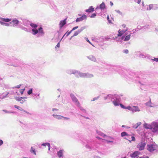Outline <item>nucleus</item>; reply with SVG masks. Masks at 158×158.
<instances>
[{
	"mask_svg": "<svg viewBox=\"0 0 158 158\" xmlns=\"http://www.w3.org/2000/svg\"><path fill=\"white\" fill-rule=\"evenodd\" d=\"M104 100L108 99L111 100L113 102V104L115 106L119 105V102L121 100V97L118 95L115 94L113 95L112 94H109L104 97Z\"/></svg>",
	"mask_w": 158,
	"mask_h": 158,
	"instance_id": "nucleus-1",
	"label": "nucleus"
},
{
	"mask_svg": "<svg viewBox=\"0 0 158 158\" xmlns=\"http://www.w3.org/2000/svg\"><path fill=\"white\" fill-rule=\"evenodd\" d=\"M30 25L32 28H33L32 29V34L33 35H35L38 32L42 35L44 34L43 28L42 27H40L38 28V30L37 29V24L33 23H31L30 24Z\"/></svg>",
	"mask_w": 158,
	"mask_h": 158,
	"instance_id": "nucleus-2",
	"label": "nucleus"
},
{
	"mask_svg": "<svg viewBox=\"0 0 158 158\" xmlns=\"http://www.w3.org/2000/svg\"><path fill=\"white\" fill-rule=\"evenodd\" d=\"M94 77V75L92 74L88 73H83L79 71H77L76 77H81L83 78H91Z\"/></svg>",
	"mask_w": 158,
	"mask_h": 158,
	"instance_id": "nucleus-3",
	"label": "nucleus"
},
{
	"mask_svg": "<svg viewBox=\"0 0 158 158\" xmlns=\"http://www.w3.org/2000/svg\"><path fill=\"white\" fill-rule=\"evenodd\" d=\"M158 147L155 144L147 145V149L150 152H152L154 151H157Z\"/></svg>",
	"mask_w": 158,
	"mask_h": 158,
	"instance_id": "nucleus-4",
	"label": "nucleus"
},
{
	"mask_svg": "<svg viewBox=\"0 0 158 158\" xmlns=\"http://www.w3.org/2000/svg\"><path fill=\"white\" fill-rule=\"evenodd\" d=\"M152 131L158 134V122H153L152 123Z\"/></svg>",
	"mask_w": 158,
	"mask_h": 158,
	"instance_id": "nucleus-5",
	"label": "nucleus"
},
{
	"mask_svg": "<svg viewBox=\"0 0 158 158\" xmlns=\"http://www.w3.org/2000/svg\"><path fill=\"white\" fill-rule=\"evenodd\" d=\"M70 96L73 102L74 103L76 106L77 105L79 106V104L80 103L75 96L73 94H70Z\"/></svg>",
	"mask_w": 158,
	"mask_h": 158,
	"instance_id": "nucleus-6",
	"label": "nucleus"
},
{
	"mask_svg": "<svg viewBox=\"0 0 158 158\" xmlns=\"http://www.w3.org/2000/svg\"><path fill=\"white\" fill-rule=\"evenodd\" d=\"M146 143L144 142H141L138 144L137 148L139 150H143L145 146Z\"/></svg>",
	"mask_w": 158,
	"mask_h": 158,
	"instance_id": "nucleus-7",
	"label": "nucleus"
},
{
	"mask_svg": "<svg viewBox=\"0 0 158 158\" xmlns=\"http://www.w3.org/2000/svg\"><path fill=\"white\" fill-rule=\"evenodd\" d=\"M137 53L138 55H139V57H140L142 58H149L150 57L149 55L146 53H141L140 52H137Z\"/></svg>",
	"mask_w": 158,
	"mask_h": 158,
	"instance_id": "nucleus-8",
	"label": "nucleus"
},
{
	"mask_svg": "<svg viewBox=\"0 0 158 158\" xmlns=\"http://www.w3.org/2000/svg\"><path fill=\"white\" fill-rule=\"evenodd\" d=\"M11 21L10 22V23L11 24V26H13L14 27L17 26L19 23V21L16 19H11Z\"/></svg>",
	"mask_w": 158,
	"mask_h": 158,
	"instance_id": "nucleus-9",
	"label": "nucleus"
},
{
	"mask_svg": "<svg viewBox=\"0 0 158 158\" xmlns=\"http://www.w3.org/2000/svg\"><path fill=\"white\" fill-rule=\"evenodd\" d=\"M87 18L86 15L84 14L81 17L77 18L76 20V22L77 23L82 21L84 19H86Z\"/></svg>",
	"mask_w": 158,
	"mask_h": 158,
	"instance_id": "nucleus-10",
	"label": "nucleus"
},
{
	"mask_svg": "<svg viewBox=\"0 0 158 158\" xmlns=\"http://www.w3.org/2000/svg\"><path fill=\"white\" fill-rule=\"evenodd\" d=\"M77 71L76 70L69 69L67 70V73L69 74H73L76 77Z\"/></svg>",
	"mask_w": 158,
	"mask_h": 158,
	"instance_id": "nucleus-11",
	"label": "nucleus"
},
{
	"mask_svg": "<svg viewBox=\"0 0 158 158\" xmlns=\"http://www.w3.org/2000/svg\"><path fill=\"white\" fill-rule=\"evenodd\" d=\"M11 21V19L9 18L5 19L0 17V23H1V22H8Z\"/></svg>",
	"mask_w": 158,
	"mask_h": 158,
	"instance_id": "nucleus-12",
	"label": "nucleus"
},
{
	"mask_svg": "<svg viewBox=\"0 0 158 158\" xmlns=\"http://www.w3.org/2000/svg\"><path fill=\"white\" fill-rule=\"evenodd\" d=\"M87 58L92 61L94 62H97V60L95 57L93 55H90L89 56H87Z\"/></svg>",
	"mask_w": 158,
	"mask_h": 158,
	"instance_id": "nucleus-13",
	"label": "nucleus"
},
{
	"mask_svg": "<svg viewBox=\"0 0 158 158\" xmlns=\"http://www.w3.org/2000/svg\"><path fill=\"white\" fill-rule=\"evenodd\" d=\"M139 154V152L137 151H135L133 152L131 154L130 156L131 157L134 158H137L138 157V156Z\"/></svg>",
	"mask_w": 158,
	"mask_h": 158,
	"instance_id": "nucleus-14",
	"label": "nucleus"
},
{
	"mask_svg": "<svg viewBox=\"0 0 158 158\" xmlns=\"http://www.w3.org/2000/svg\"><path fill=\"white\" fill-rule=\"evenodd\" d=\"M14 107L15 108L17 109H18L19 110H20L24 111V112H25L27 114H30V115H31V114H30L29 112H27V111L24 110L23 109H22V108L21 107H20V106H18L17 105H15L14 106Z\"/></svg>",
	"mask_w": 158,
	"mask_h": 158,
	"instance_id": "nucleus-15",
	"label": "nucleus"
},
{
	"mask_svg": "<svg viewBox=\"0 0 158 158\" xmlns=\"http://www.w3.org/2000/svg\"><path fill=\"white\" fill-rule=\"evenodd\" d=\"M64 151L63 150H61L57 152V156L60 157H63V152Z\"/></svg>",
	"mask_w": 158,
	"mask_h": 158,
	"instance_id": "nucleus-16",
	"label": "nucleus"
},
{
	"mask_svg": "<svg viewBox=\"0 0 158 158\" xmlns=\"http://www.w3.org/2000/svg\"><path fill=\"white\" fill-rule=\"evenodd\" d=\"M143 127L146 129H150L152 130V123L150 125L147 123H145L143 124Z\"/></svg>",
	"mask_w": 158,
	"mask_h": 158,
	"instance_id": "nucleus-17",
	"label": "nucleus"
},
{
	"mask_svg": "<svg viewBox=\"0 0 158 158\" xmlns=\"http://www.w3.org/2000/svg\"><path fill=\"white\" fill-rule=\"evenodd\" d=\"M66 19H64L63 20H61L60 21V28H62L64 26L65 24L66 23Z\"/></svg>",
	"mask_w": 158,
	"mask_h": 158,
	"instance_id": "nucleus-18",
	"label": "nucleus"
},
{
	"mask_svg": "<svg viewBox=\"0 0 158 158\" xmlns=\"http://www.w3.org/2000/svg\"><path fill=\"white\" fill-rule=\"evenodd\" d=\"M132 112H139L140 111V110L137 106H132Z\"/></svg>",
	"mask_w": 158,
	"mask_h": 158,
	"instance_id": "nucleus-19",
	"label": "nucleus"
},
{
	"mask_svg": "<svg viewBox=\"0 0 158 158\" xmlns=\"http://www.w3.org/2000/svg\"><path fill=\"white\" fill-rule=\"evenodd\" d=\"M124 38V36L123 35L122 37L118 36L117 37H115L116 40L117 42H122Z\"/></svg>",
	"mask_w": 158,
	"mask_h": 158,
	"instance_id": "nucleus-20",
	"label": "nucleus"
},
{
	"mask_svg": "<svg viewBox=\"0 0 158 158\" xmlns=\"http://www.w3.org/2000/svg\"><path fill=\"white\" fill-rule=\"evenodd\" d=\"M94 8L92 6H91L89 7L88 9H86L85 11L87 12L91 13L94 11Z\"/></svg>",
	"mask_w": 158,
	"mask_h": 158,
	"instance_id": "nucleus-21",
	"label": "nucleus"
},
{
	"mask_svg": "<svg viewBox=\"0 0 158 158\" xmlns=\"http://www.w3.org/2000/svg\"><path fill=\"white\" fill-rule=\"evenodd\" d=\"M151 99H150V101L149 102H146L145 103V104L147 106H148L150 107H154L156 106H158V105H156V106L152 105H151Z\"/></svg>",
	"mask_w": 158,
	"mask_h": 158,
	"instance_id": "nucleus-22",
	"label": "nucleus"
},
{
	"mask_svg": "<svg viewBox=\"0 0 158 158\" xmlns=\"http://www.w3.org/2000/svg\"><path fill=\"white\" fill-rule=\"evenodd\" d=\"M52 116L55 118L58 119H62L63 116L59 115H57L55 114H53Z\"/></svg>",
	"mask_w": 158,
	"mask_h": 158,
	"instance_id": "nucleus-23",
	"label": "nucleus"
},
{
	"mask_svg": "<svg viewBox=\"0 0 158 158\" xmlns=\"http://www.w3.org/2000/svg\"><path fill=\"white\" fill-rule=\"evenodd\" d=\"M127 30V29L125 30H123L122 31H121L120 30H119L118 31V34L117 35L118 36L121 37L123 34L125 33Z\"/></svg>",
	"mask_w": 158,
	"mask_h": 158,
	"instance_id": "nucleus-24",
	"label": "nucleus"
},
{
	"mask_svg": "<svg viewBox=\"0 0 158 158\" xmlns=\"http://www.w3.org/2000/svg\"><path fill=\"white\" fill-rule=\"evenodd\" d=\"M141 123L140 122L137 123L136 124H132V127L134 129H136L138 126L141 124Z\"/></svg>",
	"mask_w": 158,
	"mask_h": 158,
	"instance_id": "nucleus-25",
	"label": "nucleus"
},
{
	"mask_svg": "<svg viewBox=\"0 0 158 158\" xmlns=\"http://www.w3.org/2000/svg\"><path fill=\"white\" fill-rule=\"evenodd\" d=\"M106 7L105 3L103 2L99 6V8L101 10H103L105 9H106Z\"/></svg>",
	"mask_w": 158,
	"mask_h": 158,
	"instance_id": "nucleus-26",
	"label": "nucleus"
},
{
	"mask_svg": "<svg viewBox=\"0 0 158 158\" xmlns=\"http://www.w3.org/2000/svg\"><path fill=\"white\" fill-rule=\"evenodd\" d=\"M124 36V38L123 39V41H127L129 40L130 38V36H131V34H130L129 35H128L126 36Z\"/></svg>",
	"mask_w": 158,
	"mask_h": 158,
	"instance_id": "nucleus-27",
	"label": "nucleus"
},
{
	"mask_svg": "<svg viewBox=\"0 0 158 158\" xmlns=\"http://www.w3.org/2000/svg\"><path fill=\"white\" fill-rule=\"evenodd\" d=\"M77 106L79 109L83 112L84 113H86V111L85 109H84L81 105L80 103L79 104V105H77Z\"/></svg>",
	"mask_w": 158,
	"mask_h": 158,
	"instance_id": "nucleus-28",
	"label": "nucleus"
},
{
	"mask_svg": "<svg viewBox=\"0 0 158 158\" xmlns=\"http://www.w3.org/2000/svg\"><path fill=\"white\" fill-rule=\"evenodd\" d=\"M86 28L85 26H84L81 27L80 29H79L77 31H76L78 34H80L84 29Z\"/></svg>",
	"mask_w": 158,
	"mask_h": 158,
	"instance_id": "nucleus-29",
	"label": "nucleus"
},
{
	"mask_svg": "<svg viewBox=\"0 0 158 158\" xmlns=\"http://www.w3.org/2000/svg\"><path fill=\"white\" fill-rule=\"evenodd\" d=\"M129 137H131V140L128 139L127 138H124V139L128 140L130 142H131V141H135V138L134 136L131 135V136H129Z\"/></svg>",
	"mask_w": 158,
	"mask_h": 158,
	"instance_id": "nucleus-30",
	"label": "nucleus"
},
{
	"mask_svg": "<svg viewBox=\"0 0 158 158\" xmlns=\"http://www.w3.org/2000/svg\"><path fill=\"white\" fill-rule=\"evenodd\" d=\"M30 152L31 153H33L35 155H36V154L35 151V148H33L32 147H31V149L30 150Z\"/></svg>",
	"mask_w": 158,
	"mask_h": 158,
	"instance_id": "nucleus-31",
	"label": "nucleus"
},
{
	"mask_svg": "<svg viewBox=\"0 0 158 158\" xmlns=\"http://www.w3.org/2000/svg\"><path fill=\"white\" fill-rule=\"evenodd\" d=\"M0 24L2 25H4L6 27H9L11 26V24L10 23H6L4 22H1V23Z\"/></svg>",
	"mask_w": 158,
	"mask_h": 158,
	"instance_id": "nucleus-32",
	"label": "nucleus"
},
{
	"mask_svg": "<svg viewBox=\"0 0 158 158\" xmlns=\"http://www.w3.org/2000/svg\"><path fill=\"white\" fill-rule=\"evenodd\" d=\"M121 135L122 137H123L125 136H128V134L126 132L123 131L121 133Z\"/></svg>",
	"mask_w": 158,
	"mask_h": 158,
	"instance_id": "nucleus-33",
	"label": "nucleus"
},
{
	"mask_svg": "<svg viewBox=\"0 0 158 158\" xmlns=\"http://www.w3.org/2000/svg\"><path fill=\"white\" fill-rule=\"evenodd\" d=\"M72 32L71 31H70L69 32H66L64 34V35L62 37V38L61 40H62V39L64 37V36H65V35H66V37H67L68 36H69L70 34Z\"/></svg>",
	"mask_w": 158,
	"mask_h": 158,
	"instance_id": "nucleus-34",
	"label": "nucleus"
},
{
	"mask_svg": "<svg viewBox=\"0 0 158 158\" xmlns=\"http://www.w3.org/2000/svg\"><path fill=\"white\" fill-rule=\"evenodd\" d=\"M97 132L99 135L102 136L104 138H105V137L106 136V135L104 134L103 133H102L101 132L97 131Z\"/></svg>",
	"mask_w": 158,
	"mask_h": 158,
	"instance_id": "nucleus-35",
	"label": "nucleus"
},
{
	"mask_svg": "<svg viewBox=\"0 0 158 158\" xmlns=\"http://www.w3.org/2000/svg\"><path fill=\"white\" fill-rule=\"evenodd\" d=\"M32 92H33V88H31L29 89V90L27 91V93L28 94L30 95L31 94H32L33 93Z\"/></svg>",
	"mask_w": 158,
	"mask_h": 158,
	"instance_id": "nucleus-36",
	"label": "nucleus"
},
{
	"mask_svg": "<svg viewBox=\"0 0 158 158\" xmlns=\"http://www.w3.org/2000/svg\"><path fill=\"white\" fill-rule=\"evenodd\" d=\"M41 145L44 146H50V144L48 143H42Z\"/></svg>",
	"mask_w": 158,
	"mask_h": 158,
	"instance_id": "nucleus-37",
	"label": "nucleus"
},
{
	"mask_svg": "<svg viewBox=\"0 0 158 158\" xmlns=\"http://www.w3.org/2000/svg\"><path fill=\"white\" fill-rule=\"evenodd\" d=\"M143 29H147L150 28V26H149V25L146 24V25H145L144 26H143Z\"/></svg>",
	"mask_w": 158,
	"mask_h": 158,
	"instance_id": "nucleus-38",
	"label": "nucleus"
},
{
	"mask_svg": "<svg viewBox=\"0 0 158 158\" xmlns=\"http://www.w3.org/2000/svg\"><path fill=\"white\" fill-rule=\"evenodd\" d=\"M15 99L17 101H21L22 98L19 97H16L15 98Z\"/></svg>",
	"mask_w": 158,
	"mask_h": 158,
	"instance_id": "nucleus-39",
	"label": "nucleus"
},
{
	"mask_svg": "<svg viewBox=\"0 0 158 158\" xmlns=\"http://www.w3.org/2000/svg\"><path fill=\"white\" fill-rule=\"evenodd\" d=\"M85 147L87 148H88L89 150L91 149H94L93 148H92L88 144L86 145Z\"/></svg>",
	"mask_w": 158,
	"mask_h": 158,
	"instance_id": "nucleus-40",
	"label": "nucleus"
},
{
	"mask_svg": "<svg viewBox=\"0 0 158 158\" xmlns=\"http://www.w3.org/2000/svg\"><path fill=\"white\" fill-rule=\"evenodd\" d=\"M158 9V5L154 4L153 7V10H156Z\"/></svg>",
	"mask_w": 158,
	"mask_h": 158,
	"instance_id": "nucleus-41",
	"label": "nucleus"
},
{
	"mask_svg": "<svg viewBox=\"0 0 158 158\" xmlns=\"http://www.w3.org/2000/svg\"><path fill=\"white\" fill-rule=\"evenodd\" d=\"M115 11L119 15H122V13L119 10H115Z\"/></svg>",
	"mask_w": 158,
	"mask_h": 158,
	"instance_id": "nucleus-42",
	"label": "nucleus"
},
{
	"mask_svg": "<svg viewBox=\"0 0 158 158\" xmlns=\"http://www.w3.org/2000/svg\"><path fill=\"white\" fill-rule=\"evenodd\" d=\"M154 4H150L149 5V10H151L152 9H153V7Z\"/></svg>",
	"mask_w": 158,
	"mask_h": 158,
	"instance_id": "nucleus-43",
	"label": "nucleus"
},
{
	"mask_svg": "<svg viewBox=\"0 0 158 158\" xmlns=\"http://www.w3.org/2000/svg\"><path fill=\"white\" fill-rule=\"evenodd\" d=\"M126 109L129 110L131 111H132V107H131V106H126Z\"/></svg>",
	"mask_w": 158,
	"mask_h": 158,
	"instance_id": "nucleus-44",
	"label": "nucleus"
},
{
	"mask_svg": "<svg viewBox=\"0 0 158 158\" xmlns=\"http://www.w3.org/2000/svg\"><path fill=\"white\" fill-rule=\"evenodd\" d=\"M96 15V14L95 13H93L91 16L89 15V16L91 18H94Z\"/></svg>",
	"mask_w": 158,
	"mask_h": 158,
	"instance_id": "nucleus-45",
	"label": "nucleus"
},
{
	"mask_svg": "<svg viewBox=\"0 0 158 158\" xmlns=\"http://www.w3.org/2000/svg\"><path fill=\"white\" fill-rule=\"evenodd\" d=\"M61 40H60V41L58 43L57 45L55 47V49H56L57 47L58 48H59V47H60V42Z\"/></svg>",
	"mask_w": 158,
	"mask_h": 158,
	"instance_id": "nucleus-46",
	"label": "nucleus"
},
{
	"mask_svg": "<svg viewBox=\"0 0 158 158\" xmlns=\"http://www.w3.org/2000/svg\"><path fill=\"white\" fill-rule=\"evenodd\" d=\"M123 52L124 53L127 54L128 53L129 51L127 49H125L123 50Z\"/></svg>",
	"mask_w": 158,
	"mask_h": 158,
	"instance_id": "nucleus-47",
	"label": "nucleus"
},
{
	"mask_svg": "<svg viewBox=\"0 0 158 158\" xmlns=\"http://www.w3.org/2000/svg\"><path fill=\"white\" fill-rule=\"evenodd\" d=\"M151 59L152 60L156 61V62H158V58H156L155 57H154V59Z\"/></svg>",
	"mask_w": 158,
	"mask_h": 158,
	"instance_id": "nucleus-48",
	"label": "nucleus"
},
{
	"mask_svg": "<svg viewBox=\"0 0 158 158\" xmlns=\"http://www.w3.org/2000/svg\"><path fill=\"white\" fill-rule=\"evenodd\" d=\"M78 27V26L75 27H73L71 31L72 32L73 31H74L75 30L77 29Z\"/></svg>",
	"mask_w": 158,
	"mask_h": 158,
	"instance_id": "nucleus-49",
	"label": "nucleus"
},
{
	"mask_svg": "<svg viewBox=\"0 0 158 158\" xmlns=\"http://www.w3.org/2000/svg\"><path fill=\"white\" fill-rule=\"evenodd\" d=\"M3 111L6 113H14V112H9L6 110H3Z\"/></svg>",
	"mask_w": 158,
	"mask_h": 158,
	"instance_id": "nucleus-50",
	"label": "nucleus"
},
{
	"mask_svg": "<svg viewBox=\"0 0 158 158\" xmlns=\"http://www.w3.org/2000/svg\"><path fill=\"white\" fill-rule=\"evenodd\" d=\"M137 29L138 30H141L143 29V27H141V26H137Z\"/></svg>",
	"mask_w": 158,
	"mask_h": 158,
	"instance_id": "nucleus-51",
	"label": "nucleus"
},
{
	"mask_svg": "<svg viewBox=\"0 0 158 158\" xmlns=\"http://www.w3.org/2000/svg\"><path fill=\"white\" fill-rule=\"evenodd\" d=\"M99 96H98V97H95V98H93V100H92L91 101H94L96 100H97L99 98Z\"/></svg>",
	"mask_w": 158,
	"mask_h": 158,
	"instance_id": "nucleus-52",
	"label": "nucleus"
},
{
	"mask_svg": "<svg viewBox=\"0 0 158 158\" xmlns=\"http://www.w3.org/2000/svg\"><path fill=\"white\" fill-rule=\"evenodd\" d=\"M25 90V88H24L23 89H22L20 90V93H21V94H23V92Z\"/></svg>",
	"mask_w": 158,
	"mask_h": 158,
	"instance_id": "nucleus-53",
	"label": "nucleus"
},
{
	"mask_svg": "<svg viewBox=\"0 0 158 158\" xmlns=\"http://www.w3.org/2000/svg\"><path fill=\"white\" fill-rule=\"evenodd\" d=\"M78 35V33H77V31H75L74 32V34H73V36H77V35Z\"/></svg>",
	"mask_w": 158,
	"mask_h": 158,
	"instance_id": "nucleus-54",
	"label": "nucleus"
},
{
	"mask_svg": "<svg viewBox=\"0 0 158 158\" xmlns=\"http://www.w3.org/2000/svg\"><path fill=\"white\" fill-rule=\"evenodd\" d=\"M26 21H24L23 22V24L25 26H27L28 24L27 23Z\"/></svg>",
	"mask_w": 158,
	"mask_h": 158,
	"instance_id": "nucleus-55",
	"label": "nucleus"
},
{
	"mask_svg": "<svg viewBox=\"0 0 158 158\" xmlns=\"http://www.w3.org/2000/svg\"><path fill=\"white\" fill-rule=\"evenodd\" d=\"M21 84H20V85H17V86H15V87H14L13 88H18V89H19V88L20 87H21Z\"/></svg>",
	"mask_w": 158,
	"mask_h": 158,
	"instance_id": "nucleus-56",
	"label": "nucleus"
},
{
	"mask_svg": "<svg viewBox=\"0 0 158 158\" xmlns=\"http://www.w3.org/2000/svg\"><path fill=\"white\" fill-rule=\"evenodd\" d=\"M120 105L121 107L122 108H123V109H126V106H125L123 104H120Z\"/></svg>",
	"mask_w": 158,
	"mask_h": 158,
	"instance_id": "nucleus-57",
	"label": "nucleus"
},
{
	"mask_svg": "<svg viewBox=\"0 0 158 158\" xmlns=\"http://www.w3.org/2000/svg\"><path fill=\"white\" fill-rule=\"evenodd\" d=\"M129 136H131V135H130L128 134V136H127L126 137H125V138H127L128 139L130 140L131 139V137H129Z\"/></svg>",
	"mask_w": 158,
	"mask_h": 158,
	"instance_id": "nucleus-58",
	"label": "nucleus"
},
{
	"mask_svg": "<svg viewBox=\"0 0 158 158\" xmlns=\"http://www.w3.org/2000/svg\"><path fill=\"white\" fill-rule=\"evenodd\" d=\"M22 29L23 30H24L25 31H28L27 29L26 28H25L24 27H23L22 28Z\"/></svg>",
	"mask_w": 158,
	"mask_h": 158,
	"instance_id": "nucleus-59",
	"label": "nucleus"
},
{
	"mask_svg": "<svg viewBox=\"0 0 158 158\" xmlns=\"http://www.w3.org/2000/svg\"><path fill=\"white\" fill-rule=\"evenodd\" d=\"M106 141L108 143L113 142V141L112 140H106Z\"/></svg>",
	"mask_w": 158,
	"mask_h": 158,
	"instance_id": "nucleus-60",
	"label": "nucleus"
},
{
	"mask_svg": "<svg viewBox=\"0 0 158 158\" xmlns=\"http://www.w3.org/2000/svg\"><path fill=\"white\" fill-rule=\"evenodd\" d=\"M63 118L64 119H66V120H69L70 119V118H69L64 117V116H63Z\"/></svg>",
	"mask_w": 158,
	"mask_h": 158,
	"instance_id": "nucleus-61",
	"label": "nucleus"
},
{
	"mask_svg": "<svg viewBox=\"0 0 158 158\" xmlns=\"http://www.w3.org/2000/svg\"><path fill=\"white\" fill-rule=\"evenodd\" d=\"M3 143V141L2 140L0 139V146Z\"/></svg>",
	"mask_w": 158,
	"mask_h": 158,
	"instance_id": "nucleus-62",
	"label": "nucleus"
},
{
	"mask_svg": "<svg viewBox=\"0 0 158 158\" xmlns=\"http://www.w3.org/2000/svg\"><path fill=\"white\" fill-rule=\"evenodd\" d=\"M139 158H149L148 157V156H142L140 157Z\"/></svg>",
	"mask_w": 158,
	"mask_h": 158,
	"instance_id": "nucleus-63",
	"label": "nucleus"
},
{
	"mask_svg": "<svg viewBox=\"0 0 158 158\" xmlns=\"http://www.w3.org/2000/svg\"><path fill=\"white\" fill-rule=\"evenodd\" d=\"M37 95V94L36 93H32V95L33 97H34L35 96H36Z\"/></svg>",
	"mask_w": 158,
	"mask_h": 158,
	"instance_id": "nucleus-64",
	"label": "nucleus"
}]
</instances>
